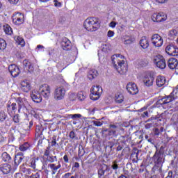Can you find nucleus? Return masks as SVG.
Returning <instances> with one entry per match:
<instances>
[{
  "label": "nucleus",
  "mask_w": 178,
  "mask_h": 178,
  "mask_svg": "<svg viewBox=\"0 0 178 178\" xmlns=\"http://www.w3.org/2000/svg\"><path fill=\"white\" fill-rule=\"evenodd\" d=\"M8 119V114L3 111V110L0 111V122H3Z\"/></svg>",
  "instance_id": "e433bc0d"
},
{
  "label": "nucleus",
  "mask_w": 178,
  "mask_h": 178,
  "mask_svg": "<svg viewBox=\"0 0 178 178\" xmlns=\"http://www.w3.org/2000/svg\"><path fill=\"white\" fill-rule=\"evenodd\" d=\"M0 170L3 173V175H9L10 172H12V166L9 164H3Z\"/></svg>",
  "instance_id": "412c9836"
},
{
  "label": "nucleus",
  "mask_w": 178,
  "mask_h": 178,
  "mask_svg": "<svg viewBox=\"0 0 178 178\" xmlns=\"http://www.w3.org/2000/svg\"><path fill=\"white\" fill-rule=\"evenodd\" d=\"M176 99V97H175V95L173 93H170L168 96H165V97H163L160 101V104L161 105H165V104H170L172 101H175Z\"/></svg>",
  "instance_id": "dca6fc26"
},
{
  "label": "nucleus",
  "mask_w": 178,
  "mask_h": 178,
  "mask_svg": "<svg viewBox=\"0 0 178 178\" xmlns=\"http://www.w3.org/2000/svg\"><path fill=\"white\" fill-rule=\"evenodd\" d=\"M74 168H80V164L78 162L74 163Z\"/></svg>",
  "instance_id": "774afa93"
},
{
  "label": "nucleus",
  "mask_w": 178,
  "mask_h": 178,
  "mask_svg": "<svg viewBox=\"0 0 178 178\" xmlns=\"http://www.w3.org/2000/svg\"><path fill=\"white\" fill-rule=\"evenodd\" d=\"M23 159H24V156H23L22 154H17L15 157L14 159V168L15 169H16V168H17L18 165H20V163H22V162H23Z\"/></svg>",
  "instance_id": "4be33fe9"
},
{
  "label": "nucleus",
  "mask_w": 178,
  "mask_h": 178,
  "mask_svg": "<svg viewBox=\"0 0 178 178\" xmlns=\"http://www.w3.org/2000/svg\"><path fill=\"white\" fill-rule=\"evenodd\" d=\"M66 95V89L63 86H58L54 91V99L56 101H62Z\"/></svg>",
  "instance_id": "20e7f679"
},
{
  "label": "nucleus",
  "mask_w": 178,
  "mask_h": 178,
  "mask_svg": "<svg viewBox=\"0 0 178 178\" xmlns=\"http://www.w3.org/2000/svg\"><path fill=\"white\" fill-rule=\"evenodd\" d=\"M72 175V173H70V172L65 173V174L63 175V177H64V178L70 177V175Z\"/></svg>",
  "instance_id": "69168bd1"
},
{
  "label": "nucleus",
  "mask_w": 178,
  "mask_h": 178,
  "mask_svg": "<svg viewBox=\"0 0 178 178\" xmlns=\"http://www.w3.org/2000/svg\"><path fill=\"white\" fill-rule=\"evenodd\" d=\"M102 51L103 52H108L109 51V44H102Z\"/></svg>",
  "instance_id": "c03bdc74"
},
{
  "label": "nucleus",
  "mask_w": 178,
  "mask_h": 178,
  "mask_svg": "<svg viewBox=\"0 0 178 178\" xmlns=\"http://www.w3.org/2000/svg\"><path fill=\"white\" fill-rule=\"evenodd\" d=\"M97 76L98 72L95 70H91L88 74V79H89V80H94V79H95V77H97Z\"/></svg>",
  "instance_id": "c756f323"
},
{
  "label": "nucleus",
  "mask_w": 178,
  "mask_h": 178,
  "mask_svg": "<svg viewBox=\"0 0 178 178\" xmlns=\"http://www.w3.org/2000/svg\"><path fill=\"white\" fill-rule=\"evenodd\" d=\"M15 40L17 44H18V45H21V47H24V45H26V42H24V39H23V38L20 36H15Z\"/></svg>",
  "instance_id": "7c9ffc66"
},
{
  "label": "nucleus",
  "mask_w": 178,
  "mask_h": 178,
  "mask_svg": "<svg viewBox=\"0 0 178 178\" xmlns=\"http://www.w3.org/2000/svg\"><path fill=\"white\" fill-rule=\"evenodd\" d=\"M178 32L176 31V29H172L170 31L168 36L169 38L171 40H175L176 37H177Z\"/></svg>",
  "instance_id": "f704fd0d"
},
{
  "label": "nucleus",
  "mask_w": 178,
  "mask_h": 178,
  "mask_svg": "<svg viewBox=\"0 0 178 178\" xmlns=\"http://www.w3.org/2000/svg\"><path fill=\"white\" fill-rule=\"evenodd\" d=\"M63 160L65 162V163H69V157H67V155H64Z\"/></svg>",
  "instance_id": "13d9d810"
},
{
  "label": "nucleus",
  "mask_w": 178,
  "mask_h": 178,
  "mask_svg": "<svg viewBox=\"0 0 178 178\" xmlns=\"http://www.w3.org/2000/svg\"><path fill=\"white\" fill-rule=\"evenodd\" d=\"M124 59V56L120 54H115L111 57L113 66L120 74H125L127 72V65Z\"/></svg>",
  "instance_id": "f257e3e1"
},
{
  "label": "nucleus",
  "mask_w": 178,
  "mask_h": 178,
  "mask_svg": "<svg viewBox=\"0 0 178 178\" xmlns=\"http://www.w3.org/2000/svg\"><path fill=\"white\" fill-rule=\"evenodd\" d=\"M92 123L95 126H97V127H99L101 126H102V124H104V122H101V121H92Z\"/></svg>",
  "instance_id": "49530a36"
},
{
  "label": "nucleus",
  "mask_w": 178,
  "mask_h": 178,
  "mask_svg": "<svg viewBox=\"0 0 178 178\" xmlns=\"http://www.w3.org/2000/svg\"><path fill=\"white\" fill-rule=\"evenodd\" d=\"M127 90L131 95H136V94H138V88L137 85L133 82H129L127 85Z\"/></svg>",
  "instance_id": "9b49d317"
},
{
  "label": "nucleus",
  "mask_w": 178,
  "mask_h": 178,
  "mask_svg": "<svg viewBox=\"0 0 178 178\" xmlns=\"http://www.w3.org/2000/svg\"><path fill=\"white\" fill-rule=\"evenodd\" d=\"M76 136V134H74V131H72L70 133V138H74Z\"/></svg>",
  "instance_id": "680f3d73"
},
{
  "label": "nucleus",
  "mask_w": 178,
  "mask_h": 178,
  "mask_svg": "<svg viewBox=\"0 0 178 178\" xmlns=\"http://www.w3.org/2000/svg\"><path fill=\"white\" fill-rule=\"evenodd\" d=\"M121 40L125 45H129L130 44H133V42H134V41H136V39L134 38V37H133L131 35H125L122 36Z\"/></svg>",
  "instance_id": "a211bd4d"
},
{
  "label": "nucleus",
  "mask_w": 178,
  "mask_h": 178,
  "mask_svg": "<svg viewBox=\"0 0 178 178\" xmlns=\"http://www.w3.org/2000/svg\"><path fill=\"white\" fill-rule=\"evenodd\" d=\"M39 92L42 97L46 99H48V98L51 97V86H49L48 84L41 85L39 87Z\"/></svg>",
  "instance_id": "39448f33"
},
{
  "label": "nucleus",
  "mask_w": 178,
  "mask_h": 178,
  "mask_svg": "<svg viewBox=\"0 0 178 178\" xmlns=\"http://www.w3.org/2000/svg\"><path fill=\"white\" fill-rule=\"evenodd\" d=\"M21 90L24 92H29L31 90V84L29 80H24L21 82Z\"/></svg>",
  "instance_id": "f3484780"
},
{
  "label": "nucleus",
  "mask_w": 178,
  "mask_h": 178,
  "mask_svg": "<svg viewBox=\"0 0 178 178\" xmlns=\"http://www.w3.org/2000/svg\"><path fill=\"white\" fill-rule=\"evenodd\" d=\"M16 109H17V105L16 104V103H12L10 104V102L7 104V111L9 112V111H13V112H15V111H16Z\"/></svg>",
  "instance_id": "72a5a7b5"
},
{
  "label": "nucleus",
  "mask_w": 178,
  "mask_h": 178,
  "mask_svg": "<svg viewBox=\"0 0 178 178\" xmlns=\"http://www.w3.org/2000/svg\"><path fill=\"white\" fill-rule=\"evenodd\" d=\"M101 22L97 17L86 19L83 22V27L87 31H97L99 29Z\"/></svg>",
  "instance_id": "f03ea898"
},
{
  "label": "nucleus",
  "mask_w": 178,
  "mask_h": 178,
  "mask_svg": "<svg viewBox=\"0 0 178 178\" xmlns=\"http://www.w3.org/2000/svg\"><path fill=\"white\" fill-rule=\"evenodd\" d=\"M17 103L18 104V112H20V110L26 106L27 101L24 98L18 97L17 99Z\"/></svg>",
  "instance_id": "5701e85b"
},
{
  "label": "nucleus",
  "mask_w": 178,
  "mask_h": 178,
  "mask_svg": "<svg viewBox=\"0 0 178 178\" xmlns=\"http://www.w3.org/2000/svg\"><path fill=\"white\" fill-rule=\"evenodd\" d=\"M154 158L155 160V163H157L158 165H159V163H162V158L161 157V156L159 154H154Z\"/></svg>",
  "instance_id": "a19ab883"
},
{
  "label": "nucleus",
  "mask_w": 178,
  "mask_h": 178,
  "mask_svg": "<svg viewBox=\"0 0 178 178\" xmlns=\"http://www.w3.org/2000/svg\"><path fill=\"white\" fill-rule=\"evenodd\" d=\"M157 3H166L168 0H156Z\"/></svg>",
  "instance_id": "052dcab7"
},
{
  "label": "nucleus",
  "mask_w": 178,
  "mask_h": 178,
  "mask_svg": "<svg viewBox=\"0 0 178 178\" xmlns=\"http://www.w3.org/2000/svg\"><path fill=\"white\" fill-rule=\"evenodd\" d=\"M13 22L14 24H17V26L20 24H23L24 22V15L17 13L13 16Z\"/></svg>",
  "instance_id": "9d476101"
},
{
  "label": "nucleus",
  "mask_w": 178,
  "mask_h": 178,
  "mask_svg": "<svg viewBox=\"0 0 178 178\" xmlns=\"http://www.w3.org/2000/svg\"><path fill=\"white\" fill-rule=\"evenodd\" d=\"M165 52L171 56H178V48L176 46L172 44L168 45L165 47Z\"/></svg>",
  "instance_id": "f8f14e48"
},
{
  "label": "nucleus",
  "mask_w": 178,
  "mask_h": 178,
  "mask_svg": "<svg viewBox=\"0 0 178 178\" xmlns=\"http://www.w3.org/2000/svg\"><path fill=\"white\" fill-rule=\"evenodd\" d=\"M22 172H23V173H26V175H31V169L30 168H24V170H22Z\"/></svg>",
  "instance_id": "09e8293b"
},
{
  "label": "nucleus",
  "mask_w": 178,
  "mask_h": 178,
  "mask_svg": "<svg viewBox=\"0 0 178 178\" xmlns=\"http://www.w3.org/2000/svg\"><path fill=\"white\" fill-rule=\"evenodd\" d=\"M48 167L50 168L51 170V175H56L58 169H60V168H62V165H60V163L58 162V165H55L54 163H50L48 165Z\"/></svg>",
  "instance_id": "393cba45"
},
{
  "label": "nucleus",
  "mask_w": 178,
  "mask_h": 178,
  "mask_svg": "<svg viewBox=\"0 0 178 178\" xmlns=\"http://www.w3.org/2000/svg\"><path fill=\"white\" fill-rule=\"evenodd\" d=\"M154 63L159 69H165V67H166L165 58L161 55H157L154 57Z\"/></svg>",
  "instance_id": "423d86ee"
},
{
  "label": "nucleus",
  "mask_w": 178,
  "mask_h": 178,
  "mask_svg": "<svg viewBox=\"0 0 178 178\" xmlns=\"http://www.w3.org/2000/svg\"><path fill=\"white\" fill-rule=\"evenodd\" d=\"M8 70L13 77H17L20 74V68L15 64L9 65Z\"/></svg>",
  "instance_id": "ddd939ff"
},
{
  "label": "nucleus",
  "mask_w": 178,
  "mask_h": 178,
  "mask_svg": "<svg viewBox=\"0 0 178 178\" xmlns=\"http://www.w3.org/2000/svg\"><path fill=\"white\" fill-rule=\"evenodd\" d=\"M140 45L143 48V49H147L149 47V43L146 37H143L140 40Z\"/></svg>",
  "instance_id": "cd10ccee"
},
{
  "label": "nucleus",
  "mask_w": 178,
  "mask_h": 178,
  "mask_svg": "<svg viewBox=\"0 0 178 178\" xmlns=\"http://www.w3.org/2000/svg\"><path fill=\"white\" fill-rule=\"evenodd\" d=\"M1 159L3 162H10L12 161V156H10V154L5 152L1 154Z\"/></svg>",
  "instance_id": "c85d7f7f"
},
{
  "label": "nucleus",
  "mask_w": 178,
  "mask_h": 178,
  "mask_svg": "<svg viewBox=\"0 0 178 178\" xmlns=\"http://www.w3.org/2000/svg\"><path fill=\"white\" fill-rule=\"evenodd\" d=\"M44 155L45 156H48V155H49V149L45 150Z\"/></svg>",
  "instance_id": "338daca9"
},
{
  "label": "nucleus",
  "mask_w": 178,
  "mask_h": 178,
  "mask_svg": "<svg viewBox=\"0 0 178 178\" xmlns=\"http://www.w3.org/2000/svg\"><path fill=\"white\" fill-rule=\"evenodd\" d=\"M173 177V172L169 171L168 175L165 178H172Z\"/></svg>",
  "instance_id": "e2e57ef3"
},
{
  "label": "nucleus",
  "mask_w": 178,
  "mask_h": 178,
  "mask_svg": "<svg viewBox=\"0 0 178 178\" xmlns=\"http://www.w3.org/2000/svg\"><path fill=\"white\" fill-rule=\"evenodd\" d=\"M6 41L0 38V51H5L6 49Z\"/></svg>",
  "instance_id": "58836bf2"
},
{
  "label": "nucleus",
  "mask_w": 178,
  "mask_h": 178,
  "mask_svg": "<svg viewBox=\"0 0 178 178\" xmlns=\"http://www.w3.org/2000/svg\"><path fill=\"white\" fill-rule=\"evenodd\" d=\"M3 31L6 34H8V35H12V34H13V31L8 24L3 25Z\"/></svg>",
  "instance_id": "2f4dec72"
},
{
  "label": "nucleus",
  "mask_w": 178,
  "mask_h": 178,
  "mask_svg": "<svg viewBox=\"0 0 178 178\" xmlns=\"http://www.w3.org/2000/svg\"><path fill=\"white\" fill-rule=\"evenodd\" d=\"M168 19V16L166 14L163 13H154L152 15V20L153 22H156V23H161V22H165Z\"/></svg>",
  "instance_id": "1a4fd4ad"
},
{
  "label": "nucleus",
  "mask_w": 178,
  "mask_h": 178,
  "mask_svg": "<svg viewBox=\"0 0 178 178\" xmlns=\"http://www.w3.org/2000/svg\"><path fill=\"white\" fill-rule=\"evenodd\" d=\"M39 49H44V46L41 45V44H39L37 46V48L35 49V51L37 52H38V50Z\"/></svg>",
  "instance_id": "bf43d9fd"
},
{
  "label": "nucleus",
  "mask_w": 178,
  "mask_h": 178,
  "mask_svg": "<svg viewBox=\"0 0 178 178\" xmlns=\"http://www.w3.org/2000/svg\"><path fill=\"white\" fill-rule=\"evenodd\" d=\"M54 6H57L58 8H60V6H62V3L60 2H58L56 0H54Z\"/></svg>",
  "instance_id": "6e6d98bb"
},
{
  "label": "nucleus",
  "mask_w": 178,
  "mask_h": 178,
  "mask_svg": "<svg viewBox=\"0 0 178 178\" xmlns=\"http://www.w3.org/2000/svg\"><path fill=\"white\" fill-rule=\"evenodd\" d=\"M115 35V32L113 31H108L107 33V36L111 38V37H113Z\"/></svg>",
  "instance_id": "3c124183"
},
{
  "label": "nucleus",
  "mask_w": 178,
  "mask_h": 178,
  "mask_svg": "<svg viewBox=\"0 0 178 178\" xmlns=\"http://www.w3.org/2000/svg\"><path fill=\"white\" fill-rule=\"evenodd\" d=\"M123 101H124V97L122 94L118 93L115 95V102H117V104H122Z\"/></svg>",
  "instance_id": "473e14b6"
},
{
  "label": "nucleus",
  "mask_w": 178,
  "mask_h": 178,
  "mask_svg": "<svg viewBox=\"0 0 178 178\" xmlns=\"http://www.w3.org/2000/svg\"><path fill=\"white\" fill-rule=\"evenodd\" d=\"M31 98L33 102H36L37 104H40V102L42 101V97H41L40 92H38L37 90H33L31 92Z\"/></svg>",
  "instance_id": "4468645a"
},
{
  "label": "nucleus",
  "mask_w": 178,
  "mask_h": 178,
  "mask_svg": "<svg viewBox=\"0 0 178 178\" xmlns=\"http://www.w3.org/2000/svg\"><path fill=\"white\" fill-rule=\"evenodd\" d=\"M86 97L87 94L83 91H81L77 94V98L79 99V101H84Z\"/></svg>",
  "instance_id": "4c0bfd02"
},
{
  "label": "nucleus",
  "mask_w": 178,
  "mask_h": 178,
  "mask_svg": "<svg viewBox=\"0 0 178 178\" xmlns=\"http://www.w3.org/2000/svg\"><path fill=\"white\" fill-rule=\"evenodd\" d=\"M82 115L81 114H69L67 115V118H71V119H80Z\"/></svg>",
  "instance_id": "79ce46f5"
},
{
  "label": "nucleus",
  "mask_w": 178,
  "mask_h": 178,
  "mask_svg": "<svg viewBox=\"0 0 178 178\" xmlns=\"http://www.w3.org/2000/svg\"><path fill=\"white\" fill-rule=\"evenodd\" d=\"M108 134L109 136H116V133L118 131V126L113 124H111L109 125Z\"/></svg>",
  "instance_id": "bb28decb"
},
{
  "label": "nucleus",
  "mask_w": 178,
  "mask_h": 178,
  "mask_svg": "<svg viewBox=\"0 0 178 178\" xmlns=\"http://www.w3.org/2000/svg\"><path fill=\"white\" fill-rule=\"evenodd\" d=\"M165 83H166V78L163 76H158L156 79V84L157 87H162V86H165Z\"/></svg>",
  "instance_id": "b1692460"
},
{
  "label": "nucleus",
  "mask_w": 178,
  "mask_h": 178,
  "mask_svg": "<svg viewBox=\"0 0 178 178\" xmlns=\"http://www.w3.org/2000/svg\"><path fill=\"white\" fill-rule=\"evenodd\" d=\"M116 24H118V23H116L115 22H111L109 24L110 27H111L112 29H115V27H116Z\"/></svg>",
  "instance_id": "864d4df0"
},
{
  "label": "nucleus",
  "mask_w": 178,
  "mask_h": 178,
  "mask_svg": "<svg viewBox=\"0 0 178 178\" xmlns=\"http://www.w3.org/2000/svg\"><path fill=\"white\" fill-rule=\"evenodd\" d=\"M30 147V145H29L27 143H24V144L21 145L19 147V151H27L29 148Z\"/></svg>",
  "instance_id": "ea45409f"
},
{
  "label": "nucleus",
  "mask_w": 178,
  "mask_h": 178,
  "mask_svg": "<svg viewBox=\"0 0 178 178\" xmlns=\"http://www.w3.org/2000/svg\"><path fill=\"white\" fill-rule=\"evenodd\" d=\"M110 168L108 165H104L101 169L98 170L99 178H106V176L109 175Z\"/></svg>",
  "instance_id": "2eb2a0df"
},
{
  "label": "nucleus",
  "mask_w": 178,
  "mask_h": 178,
  "mask_svg": "<svg viewBox=\"0 0 178 178\" xmlns=\"http://www.w3.org/2000/svg\"><path fill=\"white\" fill-rule=\"evenodd\" d=\"M154 134L155 136H159V129L158 128H155Z\"/></svg>",
  "instance_id": "0e129e2a"
},
{
  "label": "nucleus",
  "mask_w": 178,
  "mask_h": 178,
  "mask_svg": "<svg viewBox=\"0 0 178 178\" xmlns=\"http://www.w3.org/2000/svg\"><path fill=\"white\" fill-rule=\"evenodd\" d=\"M56 145H58V143H56V136H53L52 140H51V147H55Z\"/></svg>",
  "instance_id": "de8ad7c7"
},
{
  "label": "nucleus",
  "mask_w": 178,
  "mask_h": 178,
  "mask_svg": "<svg viewBox=\"0 0 178 178\" xmlns=\"http://www.w3.org/2000/svg\"><path fill=\"white\" fill-rule=\"evenodd\" d=\"M23 65H24V69L27 72H29L30 73H31V72H33L34 67L33 66V64H31V63H30L29 60H24Z\"/></svg>",
  "instance_id": "aec40b11"
},
{
  "label": "nucleus",
  "mask_w": 178,
  "mask_h": 178,
  "mask_svg": "<svg viewBox=\"0 0 178 178\" xmlns=\"http://www.w3.org/2000/svg\"><path fill=\"white\" fill-rule=\"evenodd\" d=\"M47 161L50 163H54V162H55V159H54V156H47Z\"/></svg>",
  "instance_id": "8fccbe9b"
},
{
  "label": "nucleus",
  "mask_w": 178,
  "mask_h": 178,
  "mask_svg": "<svg viewBox=\"0 0 178 178\" xmlns=\"http://www.w3.org/2000/svg\"><path fill=\"white\" fill-rule=\"evenodd\" d=\"M13 121L15 122V123H19V115H14Z\"/></svg>",
  "instance_id": "603ef678"
},
{
  "label": "nucleus",
  "mask_w": 178,
  "mask_h": 178,
  "mask_svg": "<svg viewBox=\"0 0 178 178\" xmlns=\"http://www.w3.org/2000/svg\"><path fill=\"white\" fill-rule=\"evenodd\" d=\"M111 168L112 169H113V170H117L119 169V165H118V161H114L112 163Z\"/></svg>",
  "instance_id": "a18cd8bd"
},
{
  "label": "nucleus",
  "mask_w": 178,
  "mask_h": 178,
  "mask_svg": "<svg viewBox=\"0 0 178 178\" xmlns=\"http://www.w3.org/2000/svg\"><path fill=\"white\" fill-rule=\"evenodd\" d=\"M41 176H42V173L41 172V171H39L31 175L29 178H41Z\"/></svg>",
  "instance_id": "37998d69"
},
{
  "label": "nucleus",
  "mask_w": 178,
  "mask_h": 178,
  "mask_svg": "<svg viewBox=\"0 0 178 178\" xmlns=\"http://www.w3.org/2000/svg\"><path fill=\"white\" fill-rule=\"evenodd\" d=\"M154 127V123H147L145 124V129H151V127Z\"/></svg>",
  "instance_id": "5fc2aeb1"
},
{
  "label": "nucleus",
  "mask_w": 178,
  "mask_h": 178,
  "mask_svg": "<svg viewBox=\"0 0 178 178\" xmlns=\"http://www.w3.org/2000/svg\"><path fill=\"white\" fill-rule=\"evenodd\" d=\"M61 47L64 51H69L72 48V42L67 38H64L61 42Z\"/></svg>",
  "instance_id": "6ab92c4d"
},
{
  "label": "nucleus",
  "mask_w": 178,
  "mask_h": 178,
  "mask_svg": "<svg viewBox=\"0 0 178 178\" xmlns=\"http://www.w3.org/2000/svg\"><path fill=\"white\" fill-rule=\"evenodd\" d=\"M38 161V159H35V158L31 159L30 162H29L30 168H32V169H35V168L37 166Z\"/></svg>",
  "instance_id": "c9c22d12"
},
{
  "label": "nucleus",
  "mask_w": 178,
  "mask_h": 178,
  "mask_svg": "<svg viewBox=\"0 0 178 178\" xmlns=\"http://www.w3.org/2000/svg\"><path fill=\"white\" fill-rule=\"evenodd\" d=\"M177 59L175 58H171L168 61V67L172 70L176 69V67H177Z\"/></svg>",
  "instance_id": "a878e982"
},
{
  "label": "nucleus",
  "mask_w": 178,
  "mask_h": 178,
  "mask_svg": "<svg viewBox=\"0 0 178 178\" xmlns=\"http://www.w3.org/2000/svg\"><path fill=\"white\" fill-rule=\"evenodd\" d=\"M151 42L156 48H159L163 45V39H162V37H161L159 34L153 35L151 38Z\"/></svg>",
  "instance_id": "0eeeda50"
},
{
  "label": "nucleus",
  "mask_w": 178,
  "mask_h": 178,
  "mask_svg": "<svg viewBox=\"0 0 178 178\" xmlns=\"http://www.w3.org/2000/svg\"><path fill=\"white\" fill-rule=\"evenodd\" d=\"M154 75L151 73H147L143 77V84L145 87H152V86H154Z\"/></svg>",
  "instance_id": "6e6552de"
},
{
  "label": "nucleus",
  "mask_w": 178,
  "mask_h": 178,
  "mask_svg": "<svg viewBox=\"0 0 178 178\" xmlns=\"http://www.w3.org/2000/svg\"><path fill=\"white\" fill-rule=\"evenodd\" d=\"M101 94H102V88L99 87V86H93L90 89V99L92 101L99 99Z\"/></svg>",
  "instance_id": "7ed1b4c3"
},
{
  "label": "nucleus",
  "mask_w": 178,
  "mask_h": 178,
  "mask_svg": "<svg viewBox=\"0 0 178 178\" xmlns=\"http://www.w3.org/2000/svg\"><path fill=\"white\" fill-rule=\"evenodd\" d=\"M8 2L13 5H16L19 2V0H8Z\"/></svg>",
  "instance_id": "4d7b16f0"
}]
</instances>
